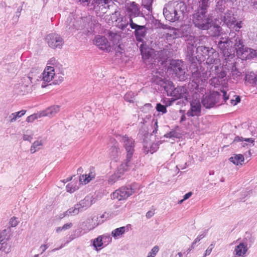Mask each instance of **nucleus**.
Here are the masks:
<instances>
[{
	"label": "nucleus",
	"instance_id": "f257e3e1",
	"mask_svg": "<svg viewBox=\"0 0 257 257\" xmlns=\"http://www.w3.org/2000/svg\"><path fill=\"white\" fill-rule=\"evenodd\" d=\"M186 10V5L182 2H171L165 6L163 15L165 19L170 22H175L183 18Z\"/></svg>",
	"mask_w": 257,
	"mask_h": 257
},
{
	"label": "nucleus",
	"instance_id": "f03ea898",
	"mask_svg": "<svg viewBox=\"0 0 257 257\" xmlns=\"http://www.w3.org/2000/svg\"><path fill=\"white\" fill-rule=\"evenodd\" d=\"M120 141L123 144L124 147L127 152L126 155V162L122 163L116 171V173L117 175H120L121 178L124 174V172L126 171L130 167L129 162L134 153V141L132 138H129L126 136H119Z\"/></svg>",
	"mask_w": 257,
	"mask_h": 257
},
{
	"label": "nucleus",
	"instance_id": "7ed1b4c3",
	"mask_svg": "<svg viewBox=\"0 0 257 257\" xmlns=\"http://www.w3.org/2000/svg\"><path fill=\"white\" fill-rule=\"evenodd\" d=\"M192 22L194 26L202 30H208L213 22V17L207 12L196 10L192 15Z\"/></svg>",
	"mask_w": 257,
	"mask_h": 257
},
{
	"label": "nucleus",
	"instance_id": "20e7f679",
	"mask_svg": "<svg viewBox=\"0 0 257 257\" xmlns=\"http://www.w3.org/2000/svg\"><path fill=\"white\" fill-rule=\"evenodd\" d=\"M210 77H214V73H212V69H210V67L207 66V70L205 72H201L197 70L192 72V81L196 84V89H201L203 88V84L206 80Z\"/></svg>",
	"mask_w": 257,
	"mask_h": 257
},
{
	"label": "nucleus",
	"instance_id": "39448f33",
	"mask_svg": "<svg viewBox=\"0 0 257 257\" xmlns=\"http://www.w3.org/2000/svg\"><path fill=\"white\" fill-rule=\"evenodd\" d=\"M137 189L138 185L136 184L122 187L112 193L111 198L119 201L125 200L134 194Z\"/></svg>",
	"mask_w": 257,
	"mask_h": 257
},
{
	"label": "nucleus",
	"instance_id": "423d86ee",
	"mask_svg": "<svg viewBox=\"0 0 257 257\" xmlns=\"http://www.w3.org/2000/svg\"><path fill=\"white\" fill-rule=\"evenodd\" d=\"M234 252L238 257H245L250 246L249 239L244 237L235 241Z\"/></svg>",
	"mask_w": 257,
	"mask_h": 257
},
{
	"label": "nucleus",
	"instance_id": "0eeeda50",
	"mask_svg": "<svg viewBox=\"0 0 257 257\" xmlns=\"http://www.w3.org/2000/svg\"><path fill=\"white\" fill-rule=\"evenodd\" d=\"M194 43L192 44L191 42L189 43V45L187 46L188 53L190 56H193L195 51L197 53L201 54L204 57L214 52V49L212 48H210L203 46L196 48V45H195Z\"/></svg>",
	"mask_w": 257,
	"mask_h": 257
},
{
	"label": "nucleus",
	"instance_id": "6e6552de",
	"mask_svg": "<svg viewBox=\"0 0 257 257\" xmlns=\"http://www.w3.org/2000/svg\"><path fill=\"white\" fill-rule=\"evenodd\" d=\"M170 67L176 76L180 80H183L187 78L183 63L181 60H174L171 61Z\"/></svg>",
	"mask_w": 257,
	"mask_h": 257
},
{
	"label": "nucleus",
	"instance_id": "1a4fd4ad",
	"mask_svg": "<svg viewBox=\"0 0 257 257\" xmlns=\"http://www.w3.org/2000/svg\"><path fill=\"white\" fill-rule=\"evenodd\" d=\"M46 42L50 47L52 49H61L64 44L63 39L57 34H50L46 38Z\"/></svg>",
	"mask_w": 257,
	"mask_h": 257
},
{
	"label": "nucleus",
	"instance_id": "9d476101",
	"mask_svg": "<svg viewBox=\"0 0 257 257\" xmlns=\"http://www.w3.org/2000/svg\"><path fill=\"white\" fill-rule=\"evenodd\" d=\"M103 222V220H100L98 217H93L90 218H88L86 222H84V225L83 226L82 230H83V233L88 232V231L93 230L99 224H101Z\"/></svg>",
	"mask_w": 257,
	"mask_h": 257
},
{
	"label": "nucleus",
	"instance_id": "9b49d317",
	"mask_svg": "<svg viewBox=\"0 0 257 257\" xmlns=\"http://www.w3.org/2000/svg\"><path fill=\"white\" fill-rule=\"evenodd\" d=\"M224 66L225 69L230 72L229 75L233 79L237 80L240 79L241 73L237 69L235 62L228 59V61H226Z\"/></svg>",
	"mask_w": 257,
	"mask_h": 257
},
{
	"label": "nucleus",
	"instance_id": "f8f14e48",
	"mask_svg": "<svg viewBox=\"0 0 257 257\" xmlns=\"http://www.w3.org/2000/svg\"><path fill=\"white\" fill-rule=\"evenodd\" d=\"M190 108L188 110V116H198L201 113V105L198 99H194L190 102Z\"/></svg>",
	"mask_w": 257,
	"mask_h": 257
},
{
	"label": "nucleus",
	"instance_id": "ddd939ff",
	"mask_svg": "<svg viewBox=\"0 0 257 257\" xmlns=\"http://www.w3.org/2000/svg\"><path fill=\"white\" fill-rule=\"evenodd\" d=\"M126 14L131 18L137 17L140 14L139 6L134 2L127 3L125 6Z\"/></svg>",
	"mask_w": 257,
	"mask_h": 257
},
{
	"label": "nucleus",
	"instance_id": "4468645a",
	"mask_svg": "<svg viewBox=\"0 0 257 257\" xmlns=\"http://www.w3.org/2000/svg\"><path fill=\"white\" fill-rule=\"evenodd\" d=\"M131 28L135 29V35L138 42H143L147 33V29L145 26H140L136 23L131 24Z\"/></svg>",
	"mask_w": 257,
	"mask_h": 257
},
{
	"label": "nucleus",
	"instance_id": "2eb2a0df",
	"mask_svg": "<svg viewBox=\"0 0 257 257\" xmlns=\"http://www.w3.org/2000/svg\"><path fill=\"white\" fill-rule=\"evenodd\" d=\"M94 44L100 49L106 51L110 50V44L107 39L103 36H97L93 40Z\"/></svg>",
	"mask_w": 257,
	"mask_h": 257
},
{
	"label": "nucleus",
	"instance_id": "dca6fc26",
	"mask_svg": "<svg viewBox=\"0 0 257 257\" xmlns=\"http://www.w3.org/2000/svg\"><path fill=\"white\" fill-rule=\"evenodd\" d=\"M220 39L217 44L218 48L222 51L225 58L229 57L230 56L232 57L229 51L230 48L231 47L228 39H225L221 37Z\"/></svg>",
	"mask_w": 257,
	"mask_h": 257
},
{
	"label": "nucleus",
	"instance_id": "f3484780",
	"mask_svg": "<svg viewBox=\"0 0 257 257\" xmlns=\"http://www.w3.org/2000/svg\"><path fill=\"white\" fill-rule=\"evenodd\" d=\"M239 50L238 57L242 60H251L257 56V50L245 47L243 50Z\"/></svg>",
	"mask_w": 257,
	"mask_h": 257
},
{
	"label": "nucleus",
	"instance_id": "a211bd4d",
	"mask_svg": "<svg viewBox=\"0 0 257 257\" xmlns=\"http://www.w3.org/2000/svg\"><path fill=\"white\" fill-rule=\"evenodd\" d=\"M24 83L19 87V93L20 94L25 95L31 92L32 90V78L29 76L24 78Z\"/></svg>",
	"mask_w": 257,
	"mask_h": 257
},
{
	"label": "nucleus",
	"instance_id": "6ab92c4d",
	"mask_svg": "<svg viewBox=\"0 0 257 257\" xmlns=\"http://www.w3.org/2000/svg\"><path fill=\"white\" fill-rule=\"evenodd\" d=\"M115 21L117 22V27L121 30L125 29L128 25L131 27V24L135 23L133 21L132 18H131L130 16L127 15L120 18H118Z\"/></svg>",
	"mask_w": 257,
	"mask_h": 257
},
{
	"label": "nucleus",
	"instance_id": "aec40b11",
	"mask_svg": "<svg viewBox=\"0 0 257 257\" xmlns=\"http://www.w3.org/2000/svg\"><path fill=\"white\" fill-rule=\"evenodd\" d=\"M207 56L206 64L208 67H210L213 66L214 69L216 65H220L221 63L219 58V54L214 49V52H212V53H210V54L208 55Z\"/></svg>",
	"mask_w": 257,
	"mask_h": 257
},
{
	"label": "nucleus",
	"instance_id": "412c9836",
	"mask_svg": "<svg viewBox=\"0 0 257 257\" xmlns=\"http://www.w3.org/2000/svg\"><path fill=\"white\" fill-rule=\"evenodd\" d=\"M172 92L170 96H173L175 99L185 98L187 99L188 92L186 88L184 86L177 87L174 88L173 91H169Z\"/></svg>",
	"mask_w": 257,
	"mask_h": 257
},
{
	"label": "nucleus",
	"instance_id": "4be33fe9",
	"mask_svg": "<svg viewBox=\"0 0 257 257\" xmlns=\"http://www.w3.org/2000/svg\"><path fill=\"white\" fill-rule=\"evenodd\" d=\"M226 61H228V60L226 58H225L223 64V66L220 65H216L215 68L213 69V66H212L210 67V69H212V73H214V76L215 77L217 76L221 78H223L225 77L226 75V72L224 69V65H225Z\"/></svg>",
	"mask_w": 257,
	"mask_h": 257
},
{
	"label": "nucleus",
	"instance_id": "5701e85b",
	"mask_svg": "<svg viewBox=\"0 0 257 257\" xmlns=\"http://www.w3.org/2000/svg\"><path fill=\"white\" fill-rule=\"evenodd\" d=\"M55 76V71L52 68L46 67L42 74V80L44 83H49Z\"/></svg>",
	"mask_w": 257,
	"mask_h": 257
},
{
	"label": "nucleus",
	"instance_id": "b1692460",
	"mask_svg": "<svg viewBox=\"0 0 257 257\" xmlns=\"http://www.w3.org/2000/svg\"><path fill=\"white\" fill-rule=\"evenodd\" d=\"M162 28L164 29L162 32V37L167 40H171L174 39L176 34V30L175 28L167 26V25H163Z\"/></svg>",
	"mask_w": 257,
	"mask_h": 257
},
{
	"label": "nucleus",
	"instance_id": "393cba45",
	"mask_svg": "<svg viewBox=\"0 0 257 257\" xmlns=\"http://www.w3.org/2000/svg\"><path fill=\"white\" fill-rule=\"evenodd\" d=\"M216 101L215 97L213 94L206 95L203 96L202 99L203 105L206 108L213 107L215 104Z\"/></svg>",
	"mask_w": 257,
	"mask_h": 257
},
{
	"label": "nucleus",
	"instance_id": "a878e982",
	"mask_svg": "<svg viewBox=\"0 0 257 257\" xmlns=\"http://www.w3.org/2000/svg\"><path fill=\"white\" fill-rule=\"evenodd\" d=\"M86 18H80L79 21H77L76 22H75L72 21V17H69L67 21L66 22L67 23V26L66 28L68 29L67 30L69 31L70 32H72L73 31V30L74 29H79L80 27H82L83 26H85V24H83L82 26H80L79 25V23L81 22V21H83V20L86 19Z\"/></svg>",
	"mask_w": 257,
	"mask_h": 257
},
{
	"label": "nucleus",
	"instance_id": "bb28decb",
	"mask_svg": "<svg viewBox=\"0 0 257 257\" xmlns=\"http://www.w3.org/2000/svg\"><path fill=\"white\" fill-rule=\"evenodd\" d=\"M59 111L60 106L59 105H53L41 111V115L43 117L47 116L51 118L54 116Z\"/></svg>",
	"mask_w": 257,
	"mask_h": 257
},
{
	"label": "nucleus",
	"instance_id": "cd10ccee",
	"mask_svg": "<svg viewBox=\"0 0 257 257\" xmlns=\"http://www.w3.org/2000/svg\"><path fill=\"white\" fill-rule=\"evenodd\" d=\"M228 28H231L236 22V19L231 11H228L223 17L222 20Z\"/></svg>",
	"mask_w": 257,
	"mask_h": 257
},
{
	"label": "nucleus",
	"instance_id": "c85d7f7f",
	"mask_svg": "<svg viewBox=\"0 0 257 257\" xmlns=\"http://www.w3.org/2000/svg\"><path fill=\"white\" fill-rule=\"evenodd\" d=\"M181 31L183 33V36L185 37H188V39L186 40L188 41V44L189 45V43H191L192 42V44L195 43V37L191 36L189 35L192 31L191 28L189 25H184L181 27Z\"/></svg>",
	"mask_w": 257,
	"mask_h": 257
},
{
	"label": "nucleus",
	"instance_id": "c756f323",
	"mask_svg": "<svg viewBox=\"0 0 257 257\" xmlns=\"http://www.w3.org/2000/svg\"><path fill=\"white\" fill-rule=\"evenodd\" d=\"M11 251V245L4 241L0 242V257H7V254Z\"/></svg>",
	"mask_w": 257,
	"mask_h": 257
},
{
	"label": "nucleus",
	"instance_id": "7c9ffc66",
	"mask_svg": "<svg viewBox=\"0 0 257 257\" xmlns=\"http://www.w3.org/2000/svg\"><path fill=\"white\" fill-rule=\"evenodd\" d=\"M44 141L41 137H39L32 145L30 148V152L34 154L41 149L43 146Z\"/></svg>",
	"mask_w": 257,
	"mask_h": 257
},
{
	"label": "nucleus",
	"instance_id": "2f4dec72",
	"mask_svg": "<svg viewBox=\"0 0 257 257\" xmlns=\"http://www.w3.org/2000/svg\"><path fill=\"white\" fill-rule=\"evenodd\" d=\"M128 230V226H122L117 228L111 231V235L115 238L118 239Z\"/></svg>",
	"mask_w": 257,
	"mask_h": 257
},
{
	"label": "nucleus",
	"instance_id": "473e14b6",
	"mask_svg": "<svg viewBox=\"0 0 257 257\" xmlns=\"http://www.w3.org/2000/svg\"><path fill=\"white\" fill-rule=\"evenodd\" d=\"M92 204V197L89 196H86L84 199L81 200L80 202L77 204L79 208L82 211L86 209L88 207H90Z\"/></svg>",
	"mask_w": 257,
	"mask_h": 257
},
{
	"label": "nucleus",
	"instance_id": "72a5a7b5",
	"mask_svg": "<svg viewBox=\"0 0 257 257\" xmlns=\"http://www.w3.org/2000/svg\"><path fill=\"white\" fill-rule=\"evenodd\" d=\"M144 151L147 154L150 153L153 154L157 151L159 148V144L158 143H151L150 142H145Z\"/></svg>",
	"mask_w": 257,
	"mask_h": 257
},
{
	"label": "nucleus",
	"instance_id": "f704fd0d",
	"mask_svg": "<svg viewBox=\"0 0 257 257\" xmlns=\"http://www.w3.org/2000/svg\"><path fill=\"white\" fill-rule=\"evenodd\" d=\"M95 177V173L93 169H90L88 174L81 176L79 178V181L85 184L89 183Z\"/></svg>",
	"mask_w": 257,
	"mask_h": 257
},
{
	"label": "nucleus",
	"instance_id": "c9c22d12",
	"mask_svg": "<svg viewBox=\"0 0 257 257\" xmlns=\"http://www.w3.org/2000/svg\"><path fill=\"white\" fill-rule=\"evenodd\" d=\"M242 37L240 35H237L234 32L231 31L229 33V38L228 39L230 43L231 47L232 46L234 47H238L236 45L237 42H241V38Z\"/></svg>",
	"mask_w": 257,
	"mask_h": 257
},
{
	"label": "nucleus",
	"instance_id": "e433bc0d",
	"mask_svg": "<svg viewBox=\"0 0 257 257\" xmlns=\"http://www.w3.org/2000/svg\"><path fill=\"white\" fill-rule=\"evenodd\" d=\"M161 85L164 87L167 93V95L168 96H170L172 92H170L169 91H171V90L173 91L175 88L172 82L169 80L165 79L162 81Z\"/></svg>",
	"mask_w": 257,
	"mask_h": 257
},
{
	"label": "nucleus",
	"instance_id": "4c0bfd02",
	"mask_svg": "<svg viewBox=\"0 0 257 257\" xmlns=\"http://www.w3.org/2000/svg\"><path fill=\"white\" fill-rule=\"evenodd\" d=\"M95 5L100 8L102 7L101 9H109L110 4L113 3L111 0H94Z\"/></svg>",
	"mask_w": 257,
	"mask_h": 257
},
{
	"label": "nucleus",
	"instance_id": "58836bf2",
	"mask_svg": "<svg viewBox=\"0 0 257 257\" xmlns=\"http://www.w3.org/2000/svg\"><path fill=\"white\" fill-rule=\"evenodd\" d=\"M26 112V111L25 110H22L12 113L9 116V122L11 123L15 122L18 118H20L25 115Z\"/></svg>",
	"mask_w": 257,
	"mask_h": 257
},
{
	"label": "nucleus",
	"instance_id": "ea45409f",
	"mask_svg": "<svg viewBox=\"0 0 257 257\" xmlns=\"http://www.w3.org/2000/svg\"><path fill=\"white\" fill-rule=\"evenodd\" d=\"M213 1V0H199V7L197 10L207 12L210 4Z\"/></svg>",
	"mask_w": 257,
	"mask_h": 257
},
{
	"label": "nucleus",
	"instance_id": "a19ab883",
	"mask_svg": "<svg viewBox=\"0 0 257 257\" xmlns=\"http://www.w3.org/2000/svg\"><path fill=\"white\" fill-rule=\"evenodd\" d=\"M257 76L253 72H249L246 74L245 77V82L249 83L250 84L254 85L257 83Z\"/></svg>",
	"mask_w": 257,
	"mask_h": 257
},
{
	"label": "nucleus",
	"instance_id": "79ce46f5",
	"mask_svg": "<svg viewBox=\"0 0 257 257\" xmlns=\"http://www.w3.org/2000/svg\"><path fill=\"white\" fill-rule=\"evenodd\" d=\"M229 160L234 164L238 165L241 164V163L244 161V157L241 154L235 155L234 156L230 157Z\"/></svg>",
	"mask_w": 257,
	"mask_h": 257
},
{
	"label": "nucleus",
	"instance_id": "37998d69",
	"mask_svg": "<svg viewBox=\"0 0 257 257\" xmlns=\"http://www.w3.org/2000/svg\"><path fill=\"white\" fill-rule=\"evenodd\" d=\"M82 211L77 204H75L73 207L70 208L65 212V215H75L78 214L79 212Z\"/></svg>",
	"mask_w": 257,
	"mask_h": 257
},
{
	"label": "nucleus",
	"instance_id": "c03bdc74",
	"mask_svg": "<svg viewBox=\"0 0 257 257\" xmlns=\"http://www.w3.org/2000/svg\"><path fill=\"white\" fill-rule=\"evenodd\" d=\"M210 28L209 33L211 36L217 37L221 35V28L220 26H214Z\"/></svg>",
	"mask_w": 257,
	"mask_h": 257
},
{
	"label": "nucleus",
	"instance_id": "a18cd8bd",
	"mask_svg": "<svg viewBox=\"0 0 257 257\" xmlns=\"http://www.w3.org/2000/svg\"><path fill=\"white\" fill-rule=\"evenodd\" d=\"M50 67L54 71L56 70L59 66H61L58 61L54 58L50 59L47 62V67Z\"/></svg>",
	"mask_w": 257,
	"mask_h": 257
},
{
	"label": "nucleus",
	"instance_id": "49530a36",
	"mask_svg": "<svg viewBox=\"0 0 257 257\" xmlns=\"http://www.w3.org/2000/svg\"><path fill=\"white\" fill-rule=\"evenodd\" d=\"M77 181L75 182H71V183L68 184L66 185V190L67 192L70 193L74 192L75 191H76L78 188L77 186Z\"/></svg>",
	"mask_w": 257,
	"mask_h": 257
},
{
	"label": "nucleus",
	"instance_id": "de8ad7c7",
	"mask_svg": "<svg viewBox=\"0 0 257 257\" xmlns=\"http://www.w3.org/2000/svg\"><path fill=\"white\" fill-rule=\"evenodd\" d=\"M207 232L206 231H203L200 233L198 236L194 240L192 243L191 249L194 248L195 245L199 242L202 239H203L206 235Z\"/></svg>",
	"mask_w": 257,
	"mask_h": 257
},
{
	"label": "nucleus",
	"instance_id": "09e8293b",
	"mask_svg": "<svg viewBox=\"0 0 257 257\" xmlns=\"http://www.w3.org/2000/svg\"><path fill=\"white\" fill-rule=\"evenodd\" d=\"M73 226V223L69 222L65 223L62 226L57 227L56 228V231L57 233H60L62 231H65L70 229Z\"/></svg>",
	"mask_w": 257,
	"mask_h": 257
},
{
	"label": "nucleus",
	"instance_id": "8fccbe9b",
	"mask_svg": "<svg viewBox=\"0 0 257 257\" xmlns=\"http://www.w3.org/2000/svg\"><path fill=\"white\" fill-rule=\"evenodd\" d=\"M34 134L33 132L31 130L26 131L23 136V139L24 141H29V142H31L33 139Z\"/></svg>",
	"mask_w": 257,
	"mask_h": 257
},
{
	"label": "nucleus",
	"instance_id": "3c124183",
	"mask_svg": "<svg viewBox=\"0 0 257 257\" xmlns=\"http://www.w3.org/2000/svg\"><path fill=\"white\" fill-rule=\"evenodd\" d=\"M43 117L42 115H41V112L40 111L39 112H38L37 113H34L28 117H27L26 119V121L28 122H32L35 120H36L37 118H41Z\"/></svg>",
	"mask_w": 257,
	"mask_h": 257
},
{
	"label": "nucleus",
	"instance_id": "603ef678",
	"mask_svg": "<svg viewBox=\"0 0 257 257\" xmlns=\"http://www.w3.org/2000/svg\"><path fill=\"white\" fill-rule=\"evenodd\" d=\"M160 250V247L158 245H155L151 250L148 253L146 257H155Z\"/></svg>",
	"mask_w": 257,
	"mask_h": 257
},
{
	"label": "nucleus",
	"instance_id": "864d4df0",
	"mask_svg": "<svg viewBox=\"0 0 257 257\" xmlns=\"http://www.w3.org/2000/svg\"><path fill=\"white\" fill-rule=\"evenodd\" d=\"M120 178H121V175H117V174L115 172L113 175H111L109 177L108 183L110 185H112Z\"/></svg>",
	"mask_w": 257,
	"mask_h": 257
},
{
	"label": "nucleus",
	"instance_id": "5fc2aeb1",
	"mask_svg": "<svg viewBox=\"0 0 257 257\" xmlns=\"http://www.w3.org/2000/svg\"><path fill=\"white\" fill-rule=\"evenodd\" d=\"M153 0H142V6L149 12H152V4Z\"/></svg>",
	"mask_w": 257,
	"mask_h": 257
},
{
	"label": "nucleus",
	"instance_id": "6e6d98bb",
	"mask_svg": "<svg viewBox=\"0 0 257 257\" xmlns=\"http://www.w3.org/2000/svg\"><path fill=\"white\" fill-rule=\"evenodd\" d=\"M103 244L101 235L95 238L93 241V245L96 249L97 247H101Z\"/></svg>",
	"mask_w": 257,
	"mask_h": 257
},
{
	"label": "nucleus",
	"instance_id": "4d7b16f0",
	"mask_svg": "<svg viewBox=\"0 0 257 257\" xmlns=\"http://www.w3.org/2000/svg\"><path fill=\"white\" fill-rule=\"evenodd\" d=\"M236 45H238V47H234V48L236 50L237 55L238 56H239V53H238L239 50H240L241 51H242L241 50H243L246 47H244V46L243 45V42L242 38H241V42H237L236 43Z\"/></svg>",
	"mask_w": 257,
	"mask_h": 257
},
{
	"label": "nucleus",
	"instance_id": "13d9d810",
	"mask_svg": "<svg viewBox=\"0 0 257 257\" xmlns=\"http://www.w3.org/2000/svg\"><path fill=\"white\" fill-rule=\"evenodd\" d=\"M7 230L5 229L3 230L2 231L0 232V242H3L4 241H6L7 242L8 239V236L7 234Z\"/></svg>",
	"mask_w": 257,
	"mask_h": 257
},
{
	"label": "nucleus",
	"instance_id": "bf43d9fd",
	"mask_svg": "<svg viewBox=\"0 0 257 257\" xmlns=\"http://www.w3.org/2000/svg\"><path fill=\"white\" fill-rule=\"evenodd\" d=\"M191 248H188L187 250H182L178 252L174 257H187Z\"/></svg>",
	"mask_w": 257,
	"mask_h": 257
},
{
	"label": "nucleus",
	"instance_id": "052dcab7",
	"mask_svg": "<svg viewBox=\"0 0 257 257\" xmlns=\"http://www.w3.org/2000/svg\"><path fill=\"white\" fill-rule=\"evenodd\" d=\"M101 236L102 237L103 242L104 244H108L111 242L112 238L109 234H105L101 235Z\"/></svg>",
	"mask_w": 257,
	"mask_h": 257
},
{
	"label": "nucleus",
	"instance_id": "680f3d73",
	"mask_svg": "<svg viewBox=\"0 0 257 257\" xmlns=\"http://www.w3.org/2000/svg\"><path fill=\"white\" fill-rule=\"evenodd\" d=\"M156 109L158 111L162 112L163 113H165L167 112L166 106L160 103H158L157 104Z\"/></svg>",
	"mask_w": 257,
	"mask_h": 257
},
{
	"label": "nucleus",
	"instance_id": "e2e57ef3",
	"mask_svg": "<svg viewBox=\"0 0 257 257\" xmlns=\"http://www.w3.org/2000/svg\"><path fill=\"white\" fill-rule=\"evenodd\" d=\"M118 154V148L116 146L112 147L110 149V155L113 158H115L117 156Z\"/></svg>",
	"mask_w": 257,
	"mask_h": 257
},
{
	"label": "nucleus",
	"instance_id": "0e129e2a",
	"mask_svg": "<svg viewBox=\"0 0 257 257\" xmlns=\"http://www.w3.org/2000/svg\"><path fill=\"white\" fill-rule=\"evenodd\" d=\"M18 218L14 217L10 219L9 224L11 227H15L18 225Z\"/></svg>",
	"mask_w": 257,
	"mask_h": 257
},
{
	"label": "nucleus",
	"instance_id": "69168bd1",
	"mask_svg": "<svg viewBox=\"0 0 257 257\" xmlns=\"http://www.w3.org/2000/svg\"><path fill=\"white\" fill-rule=\"evenodd\" d=\"M212 248H213L212 244L210 245L208 247V248L206 249V250H205L203 257H206L207 255H209L211 253Z\"/></svg>",
	"mask_w": 257,
	"mask_h": 257
},
{
	"label": "nucleus",
	"instance_id": "338daca9",
	"mask_svg": "<svg viewBox=\"0 0 257 257\" xmlns=\"http://www.w3.org/2000/svg\"><path fill=\"white\" fill-rule=\"evenodd\" d=\"M49 247L48 244H42L39 249V250L41 251V254L43 253Z\"/></svg>",
	"mask_w": 257,
	"mask_h": 257
},
{
	"label": "nucleus",
	"instance_id": "774afa93",
	"mask_svg": "<svg viewBox=\"0 0 257 257\" xmlns=\"http://www.w3.org/2000/svg\"><path fill=\"white\" fill-rule=\"evenodd\" d=\"M234 28L235 31H239V30L242 28V22L241 21L234 23Z\"/></svg>",
	"mask_w": 257,
	"mask_h": 257
}]
</instances>
